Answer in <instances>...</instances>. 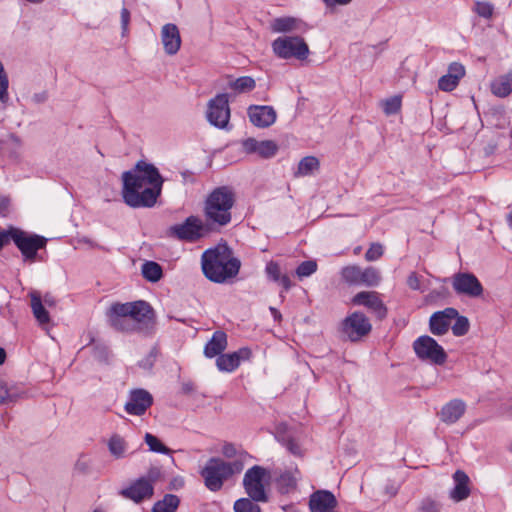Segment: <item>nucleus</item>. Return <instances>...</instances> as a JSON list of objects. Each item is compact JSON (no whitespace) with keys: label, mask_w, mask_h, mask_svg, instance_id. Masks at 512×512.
I'll return each mask as SVG.
<instances>
[{"label":"nucleus","mask_w":512,"mask_h":512,"mask_svg":"<svg viewBox=\"0 0 512 512\" xmlns=\"http://www.w3.org/2000/svg\"><path fill=\"white\" fill-rule=\"evenodd\" d=\"M124 202L132 208H151L161 194L163 178L151 163L139 160L134 168L122 174Z\"/></svg>","instance_id":"1"},{"label":"nucleus","mask_w":512,"mask_h":512,"mask_svg":"<svg viewBox=\"0 0 512 512\" xmlns=\"http://www.w3.org/2000/svg\"><path fill=\"white\" fill-rule=\"evenodd\" d=\"M105 315L108 325L118 332H134L140 323L145 324L146 329H153L155 325L154 310L144 300L112 303Z\"/></svg>","instance_id":"2"},{"label":"nucleus","mask_w":512,"mask_h":512,"mask_svg":"<svg viewBox=\"0 0 512 512\" xmlns=\"http://www.w3.org/2000/svg\"><path fill=\"white\" fill-rule=\"evenodd\" d=\"M201 268L209 281L223 284L230 282L239 274L241 261L234 256L232 248L224 242L202 253Z\"/></svg>","instance_id":"3"},{"label":"nucleus","mask_w":512,"mask_h":512,"mask_svg":"<svg viewBox=\"0 0 512 512\" xmlns=\"http://www.w3.org/2000/svg\"><path fill=\"white\" fill-rule=\"evenodd\" d=\"M234 203L235 193L229 186L216 187L207 195L203 214L208 226L213 227V231H219L231 222V209Z\"/></svg>","instance_id":"4"},{"label":"nucleus","mask_w":512,"mask_h":512,"mask_svg":"<svg viewBox=\"0 0 512 512\" xmlns=\"http://www.w3.org/2000/svg\"><path fill=\"white\" fill-rule=\"evenodd\" d=\"M244 469L242 460L226 462L220 457H211L200 471L206 488L212 492L222 489L224 482Z\"/></svg>","instance_id":"5"},{"label":"nucleus","mask_w":512,"mask_h":512,"mask_svg":"<svg viewBox=\"0 0 512 512\" xmlns=\"http://www.w3.org/2000/svg\"><path fill=\"white\" fill-rule=\"evenodd\" d=\"M12 241L21 252L24 262L33 263L37 259L42 261V258H38V251L46 247L47 238L18 228L12 233Z\"/></svg>","instance_id":"6"},{"label":"nucleus","mask_w":512,"mask_h":512,"mask_svg":"<svg viewBox=\"0 0 512 512\" xmlns=\"http://www.w3.org/2000/svg\"><path fill=\"white\" fill-rule=\"evenodd\" d=\"M213 231V227L195 215H191L181 224H175L169 228L171 236L181 241L196 242Z\"/></svg>","instance_id":"7"},{"label":"nucleus","mask_w":512,"mask_h":512,"mask_svg":"<svg viewBox=\"0 0 512 512\" xmlns=\"http://www.w3.org/2000/svg\"><path fill=\"white\" fill-rule=\"evenodd\" d=\"M416 356L434 365H444L447 361V353L443 347L431 336L422 335L413 342Z\"/></svg>","instance_id":"8"},{"label":"nucleus","mask_w":512,"mask_h":512,"mask_svg":"<svg viewBox=\"0 0 512 512\" xmlns=\"http://www.w3.org/2000/svg\"><path fill=\"white\" fill-rule=\"evenodd\" d=\"M273 52L281 59L292 57L304 60L309 54V47L300 36L279 37L272 42Z\"/></svg>","instance_id":"9"},{"label":"nucleus","mask_w":512,"mask_h":512,"mask_svg":"<svg viewBox=\"0 0 512 512\" xmlns=\"http://www.w3.org/2000/svg\"><path fill=\"white\" fill-rule=\"evenodd\" d=\"M372 330L368 317L360 311L346 316L340 323V332L351 342H357Z\"/></svg>","instance_id":"10"},{"label":"nucleus","mask_w":512,"mask_h":512,"mask_svg":"<svg viewBox=\"0 0 512 512\" xmlns=\"http://www.w3.org/2000/svg\"><path fill=\"white\" fill-rule=\"evenodd\" d=\"M267 470L259 465L249 468L243 477V487L248 495L255 502H267L268 495L263 484Z\"/></svg>","instance_id":"11"},{"label":"nucleus","mask_w":512,"mask_h":512,"mask_svg":"<svg viewBox=\"0 0 512 512\" xmlns=\"http://www.w3.org/2000/svg\"><path fill=\"white\" fill-rule=\"evenodd\" d=\"M452 287L459 296L479 298L484 293V288L479 279L470 272H457L452 276Z\"/></svg>","instance_id":"12"},{"label":"nucleus","mask_w":512,"mask_h":512,"mask_svg":"<svg viewBox=\"0 0 512 512\" xmlns=\"http://www.w3.org/2000/svg\"><path fill=\"white\" fill-rule=\"evenodd\" d=\"M208 122L220 129L227 127L230 119V108L227 94H218L208 102Z\"/></svg>","instance_id":"13"},{"label":"nucleus","mask_w":512,"mask_h":512,"mask_svg":"<svg viewBox=\"0 0 512 512\" xmlns=\"http://www.w3.org/2000/svg\"><path fill=\"white\" fill-rule=\"evenodd\" d=\"M152 405V394L143 388H136L129 392L124 410L129 415L142 416Z\"/></svg>","instance_id":"14"},{"label":"nucleus","mask_w":512,"mask_h":512,"mask_svg":"<svg viewBox=\"0 0 512 512\" xmlns=\"http://www.w3.org/2000/svg\"><path fill=\"white\" fill-rule=\"evenodd\" d=\"M351 302L355 306L366 307L370 312L375 314L378 320H383L387 317L388 309L376 291L358 292L353 296Z\"/></svg>","instance_id":"15"},{"label":"nucleus","mask_w":512,"mask_h":512,"mask_svg":"<svg viewBox=\"0 0 512 512\" xmlns=\"http://www.w3.org/2000/svg\"><path fill=\"white\" fill-rule=\"evenodd\" d=\"M119 495L136 504H140L154 495V487L149 482H146L144 478L139 477L133 480L127 487L121 489Z\"/></svg>","instance_id":"16"},{"label":"nucleus","mask_w":512,"mask_h":512,"mask_svg":"<svg viewBox=\"0 0 512 512\" xmlns=\"http://www.w3.org/2000/svg\"><path fill=\"white\" fill-rule=\"evenodd\" d=\"M252 351L248 347H241L232 353H222L216 358V366L221 372L231 373L235 371L242 361L249 360Z\"/></svg>","instance_id":"17"},{"label":"nucleus","mask_w":512,"mask_h":512,"mask_svg":"<svg viewBox=\"0 0 512 512\" xmlns=\"http://www.w3.org/2000/svg\"><path fill=\"white\" fill-rule=\"evenodd\" d=\"M458 315V310L447 307L444 310L434 312L429 319V330L435 336H441L448 332L450 322Z\"/></svg>","instance_id":"18"},{"label":"nucleus","mask_w":512,"mask_h":512,"mask_svg":"<svg viewBox=\"0 0 512 512\" xmlns=\"http://www.w3.org/2000/svg\"><path fill=\"white\" fill-rule=\"evenodd\" d=\"M310 512H330L337 508L338 501L329 490H317L309 497Z\"/></svg>","instance_id":"19"},{"label":"nucleus","mask_w":512,"mask_h":512,"mask_svg":"<svg viewBox=\"0 0 512 512\" xmlns=\"http://www.w3.org/2000/svg\"><path fill=\"white\" fill-rule=\"evenodd\" d=\"M250 122L256 127L267 128L275 123L276 111L272 106L251 105L247 109Z\"/></svg>","instance_id":"20"},{"label":"nucleus","mask_w":512,"mask_h":512,"mask_svg":"<svg viewBox=\"0 0 512 512\" xmlns=\"http://www.w3.org/2000/svg\"><path fill=\"white\" fill-rule=\"evenodd\" d=\"M161 42L167 55H175L181 47L180 31L176 24L167 23L161 29Z\"/></svg>","instance_id":"21"},{"label":"nucleus","mask_w":512,"mask_h":512,"mask_svg":"<svg viewBox=\"0 0 512 512\" xmlns=\"http://www.w3.org/2000/svg\"><path fill=\"white\" fill-rule=\"evenodd\" d=\"M275 439L293 456L300 458L304 456L305 451L302 449L294 434L287 429L285 424H280L276 428Z\"/></svg>","instance_id":"22"},{"label":"nucleus","mask_w":512,"mask_h":512,"mask_svg":"<svg viewBox=\"0 0 512 512\" xmlns=\"http://www.w3.org/2000/svg\"><path fill=\"white\" fill-rule=\"evenodd\" d=\"M466 404L461 399H453L446 403L439 412V417L445 424L456 423L465 413Z\"/></svg>","instance_id":"23"},{"label":"nucleus","mask_w":512,"mask_h":512,"mask_svg":"<svg viewBox=\"0 0 512 512\" xmlns=\"http://www.w3.org/2000/svg\"><path fill=\"white\" fill-rule=\"evenodd\" d=\"M454 488L450 492V498L456 502L465 500L470 495L468 475L462 470H456L453 474Z\"/></svg>","instance_id":"24"},{"label":"nucleus","mask_w":512,"mask_h":512,"mask_svg":"<svg viewBox=\"0 0 512 512\" xmlns=\"http://www.w3.org/2000/svg\"><path fill=\"white\" fill-rule=\"evenodd\" d=\"M227 345V334L222 330H217L204 346L203 353L207 358L218 357L227 348Z\"/></svg>","instance_id":"25"},{"label":"nucleus","mask_w":512,"mask_h":512,"mask_svg":"<svg viewBox=\"0 0 512 512\" xmlns=\"http://www.w3.org/2000/svg\"><path fill=\"white\" fill-rule=\"evenodd\" d=\"M490 87L491 92L497 97L505 98L509 96L512 92V69L494 79Z\"/></svg>","instance_id":"26"},{"label":"nucleus","mask_w":512,"mask_h":512,"mask_svg":"<svg viewBox=\"0 0 512 512\" xmlns=\"http://www.w3.org/2000/svg\"><path fill=\"white\" fill-rule=\"evenodd\" d=\"M265 273L270 281L279 283L285 291H288L292 282L287 274L281 275L280 266L276 261H269L265 267Z\"/></svg>","instance_id":"27"},{"label":"nucleus","mask_w":512,"mask_h":512,"mask_svg":"<svg viewBox=\"0 0 512 512\" xmlns=\"http://www.w3.org/2000/svg\"><path fill=\"white\" fill-rule=\"evenodd\" d=\"M31 297V308L34 317L40 325L48 324L50 322L49 312L43 305L42 299L39 294L33 292L30 294Z\"/></svg>","instance_id":"28"},{"label":"nucleus","mask_w":512,"mask_h":512,"mask_svg":"<svg viewBox=\"0 0 512 512\" xmlns=\"http://www.w3.org/2000/svg\"><path fill=\"white\" fill-rule=\"evenodd\" d=\"M141 273L148 282L156 283L163 277V268L155 261H145L142 264Z\"/></svg>","instance_id":"29"},{"label":"nucleus","mask_w":512,"mask_h":512,"mask_svg":"<svg viewBox=\"0 0 512 512\" xmlns=\"http://www.w3.org/2000/svg\"><path fill=\"white\" fill-rule=\"evenodd\" d=\"M180 498L174 494H165L163 499L154 503L151 512H176Z\"/></svg>","instance_id":"30"},{"label":"nucleus","mask_w":512,"mask_h":512,"mask_svg":"<svg viewBox=\"0 0 512 512\" xmlns=\"http://www.w3.org/2000/svg\"><path fill=\"white\" fill-rule=\"evenodd\" d=\"M320 166L319 160L315 156H306L298 163L297 170L294 172L295 177L308 176Z\"/></svg>","instance_id":"31"},{"label":"nucleus","mask_w":512,"mask_h":512,"mask_svg":"<svg viewBox=\"0 0 512 512\" xmlns=\"http://www.w3.org/2000/svg\"><path fill=\"white\" fill-rule=\"evenodd\" d=\"M298 20L293 17H278L275 18L271 23V29L276 33H287L291 32L297 27Z\"/></svg>","instance_id":"32"},{"label":"nucleus","mask_w":512,"mask_h":512,"mask_svg":"<svg viewBox=\"0 0 512 512\" xmlns=\"http://www.w3.org/2000/svg\"><path fill=\"white\" fill-rule=\"evenodd\" d=\"M381 281V275L378 269L367 267L361 270L359 286L376 287Z\"/></svg>","instance_id":"33"},{"label":"nucleus","mask_w":512,"mask_h":512,"mask_svg":"<svg viewBox=\"0 0 512 512\" xmlns=\"http://www.w3.org/2000/svg\"><path fill=\"white\" fill-rule=\"evenodd\" d=\"M362 268L358 265H347L341 269L340 275L349 285L359 286Z\"/></svg>","instance_id":"34"},{"label":"nucleus","mask_w":512,"mask_h":512,"mask_svg":"<svg viewBox=\"0 0 512 512\" xmlns=\"http://www.w3.org/2000/svg\"><path fill=\"white\" fill-rule=\"evenodd\" d=\"M402 96L394 95L381 101L383 112L387 115H395L401 110Z\"/></svg>","instance_id":"35"},{"label":"nucleus","mask_w":512,"mask_h":512,"mask_svg":"<svg viewBox=\"0 0 512 512\" xmlns=\"http://www.w3.org/2000/svg\"><path fill=\"white\" fill-rule=\"evenodd\" d=\"M108 449L114 457H124L126 450L125 440L118 434L112 435L108 441Z\"/></svg>","instance_id":"36"},{"label":"nucleus","mask_w":512,"mask_h":512,"mask_svg":"<svg viewBox=\"0 0 512 512\" xmlns=\"http://www.w3.org/2000/svg\"><path fill=\"white\" fill-rule=\"evenodd\" d=\"M256 86L255 80L250 76H242L230 83V88L238 93L249 92Z\"/></svg>","instance_id":"37"},{"label":"nucleus","mask_w":512,"mask_h":512,"mask_svg":"<svg viewBox=\"0 0 512 512\" xmlns=\"http://www.w3.org/2000/svg\"><path fill=\"white\" fill-rule=\"evenodd\" d=\"M144 439H145V442L148 445L150 451L155 452V453L165 454V455L171 454V452H172L171 449L168 448L167 446H165L160 441V439L158 437H156L155 435H153L151 433H146Z\"/></svg>","instance_id":"38"},{"label":"nucleus","mask_w":512,"mask_h":512,"mask_svg":"<svg viewBox=\"0 0 512 512\" xmlns=\"http://www.w3.org/2000/svg\"><path fill=\"white\" fill-rule=\"evenodd\" d=\"M257 503L251 498H240L235 501L233 509L235 512H261Z\"/></svg>","instance_id":"39"},{"label":"nucleus","mask_w":512,"mask_h":512,"mask_svg":"<svg viewBox=\"0 0 512 512\" xmlns=\"http://www.w3.org/2000/svg\"><path fill=\"white\" fill-rule=\"evenodd\" d=\"M278 151L277 144L272 140L259 141L257 154L265 159L272 158Z\"/></svg>","instance_id":"40"},{"label":"nucleus","mask_w":512,"mask_h":512,"mask_svg":"<svg viewBox=\"0 0 512 512\" xmlns=\"http://www.w3.org/2000/svg\"><path fill=\"white\" fill-rule=\"evenodd\" d=\"M454 319L456 321L451 327L453 335L456 337H461V336L466 335L470 328V323H469L468 318L466 316H462V315L458 314Z\"/></svg>","instance_id":"41"},{"label":"nucleus","mask_w":512,"mask_h":512,"mask_svg":"<svg viewBox=\"0 0 512 512\" xmlns=\"http://www.w3.org/2000/svg\"><path fill=\"white\" fill-rule=\"evenodd\" d=\"M442 505L432 497L423 498L418 506V512H441Z\"/></svg>","instance_id":"42"},{"label":"nucleus","mask_w":512,"mask_h":512,"mask_svg":"<svg viewBox=\"0 0 512 512\" xmlns=\"http://www.w3.org/2000/svg\"><path fill=\"white\" fill-rule=\"evenodd\" d=\"M317 271V263L314 260H306L301 262L296 268V275L299 278L309 277Z\"/></svg>","instance_id":"43"},{"label":"nucleus","mask_w":512,"mask_h":512,"mask_svg":"<svg viewBox=\"0 0 512 512\" xmlns=\"http://www.w3.org/2000/svg\"><path fill=\"white\" fill-rule=\"evenodd\" d=\"M159 355V349L157 346H153L149 353L138 362V366L145 370H151L155 364V361Z\"/></svg>","instance_id":"44"},{"label":"nucleus","mask_w":512,"mask_h":512,"mask_svg":"<svg viewBox=\"0 0 512 512\" xmlns=\"http://www.w3.org/2000/svg\"><path fill=\"white\" fill-rule=\"evenodd\" d=\"M474 11L485 19H490L493 16L494 6L490 2L476 1Z\"/></svg>","instance_id":"45"},{"label":"nucleus","mask_w":512,"mask_h":512,"mask_svg":"<svg viewBox=\"0 0 512 512\" xmlns=\"http://www.w3.org/2000/svg\"><path fill=\"white\" fill-rule=\"evenodd\" d=\"M459 81L456 80V77L452 76L451 74H446L440 77L438 81V87L440 90L445 92H450L456 88Z\"/></svg>","instance_id":"46"},{"label":"nucleus","mask_w":512,"mask_h":512,"mask_svg":"<svg viewBox=\"0 0 512 512\" xmlns=\"http://www.w3.org/2000/svg\"><path fill=\"white\" fill-rule=\"evenodd\" d=\"M384 253L383 246L380 243H373L365 253V259L367 261H376Z\"/></svg>","instance_id":"47"},{"label":"nucleus","mask_w":512,"mask_h":512,"mask_svg":"<svg viewBox=\"0 0 512 512\" xmlns=\"http://www.w3.org/2000/svg\"><path fill=\"white\" fill-rule=\"evenodd\" d=\"M162 475L163 474L160 467L151 466L148 469L147 474L145 476H141L140 478H144L146 482H149L154 487V484L162 478Z\"/></svg>","instance_id":"48"},{"label":"nucleus","mask_w":512,"mask_h":512,"mask_svg":"<svg viewBox=\"0 0 512 512\" xmlns=\"http://www.w3.org/2000/svg\"><path fill=\"white\" fill-rule=\"evenodd\" d=\"M279 485L281 488H285V492H288L296 487L297 482L291 473L285 472L279 478Z\"/></svg>","instance_id":"49"},{"label":"nucleus","mask_w":512,"mask_h":512,"mask_svg":"<svg viewBox=\"0 0 512 512\" xmlns=\"http://www.w3.org/2000/svg\"><path fill=\"white\" fill-rule=\"evenodd\" d=\"M448 74L456 77V80L460 79L465 75V68L461 63L453 62L449 65Z\"/></svg>","instance_id":"50"},{"label":"nucleus","mask_w":512,"mask_h":512,"mask_svg":"<svg viewBox=\"0 0 512 512\" xmlns=\"http://www.w3.org/2000/svg\"><path fill=\"white\" fill-rule=\"evenodd\" d=\"M18 228L10 226L7 230L0 229V251L12 240V233Z\"/></svg>","instance_id":"51"},{"label":"nucleus","mask_w":512,"mask_h":512,"mask_svg":"<svg viewBox=\"0 0 512 512\" xmlns=\"http://www.w3.org/2000/svg\"><path fill=\"white\" fill-rule=\"evenodd\" d=\"M242 145L246 153H257L259 141L256 140L255 138H247L246 140L243 141Z\"/></svg>","instance_id":"52"},{"label":"nucleus","mask_w":512,"mask_h":512,"mask_svg":"<svg viewBox=\"0 0 512 512\" xmlns=\"http://www.w3.org/2000/svg\"><path fill=\"white\" fill-rule=\"evenodd\" d=\"M11 199L8 195L0 194V214L7 216L10 211Z\"/></svg>","instance_id":"53"},{"label":"nucleus","mask_w":512,"mask_h":512,"mask_svg":"<svg viewBox=\"0 0 512 512\" xmlns=\"http://www.w3.org/2000/svg\"><path fill=\"white\" fill-rule=\"evenodd\" d=\"M121 27H122V35H125V33L128 31V25L130 22V11L123 7L121 9Z\"/></svg>","instance_id":"54"},{"label":"nucleus","mask_w":512,"mask_h":512,"mask_svg":"<svg viewBox=\"0 0 512 512\" xmlns=\"http://www.w3.org/2000/svg\"><path fill=\"white\" fill-rule=\"evenodd\" d=\"M407 285L412 290H419L420 289V278L417 275L416 272H411L407 278Z\"/></svg>","instance_id":"55"},{"label":"nucleus","mask_w":512,"mask_h":512,"mask_svg":"<svg viewBox=\"0 0 512 512\" xmlns=\"http://www.w3.org/2000/svg\"><path fill=\"white\" fill-rule=\"evenodd\" d=\"M222 453L227 458H233L237 454L236 447L232 443H226L222 448Z\"/></svg>","instance_id":"56"},{"label":"nucleus","mask_w":512,"mask_h":512,"mask_svg":"<svg viewBox=\"0 0 512 512\" xmlns=\"http://www.w3.org/2000/svg\"><path fill=\"white\" fill-rule=\"evenodd\" d=\"M8 89V78L2 77L0 79V101H3L7 97Z\"/></svg>","instance_id":"57"},{"label":"nucleus","mask_w":512,"mask_h":512,"mask_svg":"<svg viewBox=\"0 0 512 512\" xmlns=\"http://www.w3.org/2000/svg\"><path fill=\"white\" fill-rule=\"evenodd\" d=\"M75 469L83 474L87 473L89 470V465L86 461L82 459H78L75 464Z\"/></svg>","instance_id":"58"},{"label":"nucleus","mask_w":512,"mask_h":512,"mask_svg":"<svg viewBox=\"0 0 512 512\" xmlns=\"http://www.w3.org/2000/svg\"><path fill=\"white\" fill-rule=\"evenodd\" d=\"M9 396L8 389L5 384L0 382V404L3 403Z\"/></svg>","instance_id":"59"},{"label":"nucleus","mask_w":512,"mask_h":512,"mask_svg":"<svg viewBox=\"0 0 512 512\" xmlns=\"http://www.w3.org/2000/svg\"><path fill=\"white\" fill-rule=\"evenodd\" d=\"M352 0H323V2L327 5V6H334L336 4L338 5H347L351 2Z\"/></svg>","instance_id":"60"},{"label":"nucleus","mask_w":512,"mask_h":512,"mask_svg":"<svg viewBox=\"0 0 512 512\" xmlns=\"http://www.w3.org/2000/svg\"><path fill=\"white\" fill-rule=\"evenodd\" d=\"M184 485L183 480L180 478L173 479L169 484V489H178L179 487H182Z\"/></svg>","instance_id":"61"},{"label":"nucleus","mask_w":512,"mask_h":512,"mask_svg":"<svg viewBox=\"0 0 512 512\" xmlns=\"http://www.w3.org/2000/svg\"><path fill=\"white\" fill-rule=\"evenodd\" d=\"M269 310H270L271 315L273 316L274 320L277 322H280L282 319V315H281L280 311L278 309H276L275 307H270Z\"/></svg>","instance_id":"62"},{"label":"nucleus","mask_w":512,"mask_h":512,"mask_svg":"<svg viewBox=\"0 0 512 512\" xmlns=\"http://www.w3.org/2000/svg\"><path fill=\"white\" fill-rule=\"evenodd\" d=\"M181 174H182V177H183V179H184V182L189 181V182L193 183V182L195 181V179H194V176H193V173H192V172H190V171H184V172H182Z\"/></svg>","instance_id":"63"},{"label":"nucleus","mask_w":512,"mask_h":512,"mask_svg":"<svg viewBox=\"0 0 512 512\" xmlns=\"http://www.w3.org/2000/svg\"><path fill=\"white\" fill-rule=\"evenodd\" d=\"M44 303L47 306L51 307V306H53L55 304V301H54V299L50 295L47 294L44 297Z\"/></svg>","instance_id":"64"}]
</instances>
